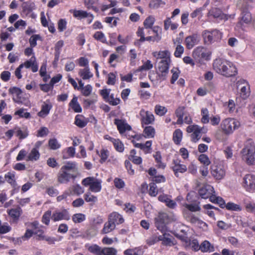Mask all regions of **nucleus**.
<instances>
[{
    "instance_id": "obj_31",
    "label": "nucleus",
    "mask_w": 255,
    "mask_h": 255,
    "mask_svg": "<svg viewBox=\"0 0 255 255\" xmlns=\"http://www.w3.org/2000/svg\"><path fill=\"white\" fill-rule=\"evenodd\" d=\"M79 74L83 80L89 79L93 76V74L90 72L88 67L80 69L79 72Z\"/></svg>"
},
{
    "instance_id": "obj_37",
    "label": "nucleus",
    "mask_w": 255,
    "mask_h": 255,
    "mask_svg": "<svg viewBox=\"0 0 255 255\" xmlns=\"http://www.w3.org/2000/svg\"><path fill=\"white\" fill-rule=\"evenodd\" d=\"M115 228V225L108 220V221L104 224V228L102 229V233L103 234L109 233L113 231Z\"/></svg>"
},
{
    "instance_id": "obj_25",
    "label": "nucleus",
    "mask_w": 255,
    "mask_h": 255,
    "mask_svg": "<svg viewBox=\"0 0 255 255\" xmlns=\"http://www.w3.org/2000/svg\"><path fill=\"white\" fill-rule=\"evenodd\" d=\"M22 213V210L20 207L11 209L8 211V214L12 218L13 222L17 221Z\"/></svg>"
},
{
    "instance_id": "obj_23",
    "label": "nucleus",
    "mask_w": 255,
    "mask_h": 255,
    "mask_svg": "<svg viewBox=\"0 0 255 255\" xmlns=\"http://www.w3.org/2000/svg\"><path fill=\"white\" fill-rule=\"evenodd\" d=\"M112 223L115 225L122 224L124 222V219L122 216L117 212H113L109 216V219Z\"/></svg>"
},
{
    "instance_id": "obj_42",
    "label": "nucleus",
    "mask_w": 255,
    "mask_h": 255,
    "mask_svg": "<svg viewBox=\"0 0 255 255\" xmlns=\"http://www.w3.org/2000/svg\"><path fill=\"white\" fill-rule=\"evenodd\" d=\"M155 160L156 162V166L159 168L164 169L166 165L165 163L161 161V156L159 152H156L155 154L153 155Z\"/></svg>"
},
{
    "instance_id": "obj_28",
    "label": "nucleus",
    "mask_w": 255,
    "mask_h": 255,
    "mask_svg": "<svg viewBox=\"0 0 255 255\" xmlns=\"http://www.w3.org/2000/svg\"><path fill=\"white\" fill-rule=\"evenodd\" d=\"M75 154V148L74 147L70 146L64 149L62 151V156L63 159H68L70 157H73Z\"/></svg>"
},
{
    "instance_id": "obj_15",
    "label": "nucleus",
    "mask_w": 255,
    "mask_h": 255,
    "mask_svg": "<svg viewBox=\"0 0 255 255\" xmlns=\"http://www.w3.org/2000/svg\"><path fill=\"white\" fill-rule=\"evenodd\" d=\"M200 41V37L197 34H193L187 36L184 40L186 48L192 49L195 45L198 44Z\"/></svg>"
},
{
    "instance_id": "obj_8",
    "label": "nucleus",
    "mask_w": 255,
    "mask_h": 255,
    "mask_svg": "<svg viewBox=\"0 0 255 255\" xmlns=\"http://www.w3.org/2000/svg\"><path fill=\"white\" fill-rule=\"evenodd\" d=\"M82 183L85 186H90V190L93 192H99L102 189L101 180L93 177H88L84 179Z\"/></svg>"
},
{
    "instance_id": "obj_14",
    "label": "nucleus",
    "mask_w": 255,
    "mask_h": 255,
    "mask_svg": "<svg viewBox=\"0 0 255 255\" xmlns=\"http://www.w3.org/2000/svg\"><path fill=\"white\" fill-rule=\"evenodd\" d=\"M70 218V214L66 209H63L62 211H55L51 216V219L54 222L62 220L68 221Z\"/></svg>"
},
{
    "instance_id": "obj_48",
    "label": "nucleus",
    "mask_w": 255,
    "mask_h": 255,
    "mask_svg": "<svg viewBox=\"0 0 255 255\" xmlns=\"http://www.w3.org/2000/svg\"><path fill=\"white\" fill-rule=\"evenodd\" d=\"M154 111L156 115L162 116L167 113V109L165 107L157 105L155 106Z\"/></svg>"
},
{
    "instance_id": "obj_12",
    "label": "nucleus",
    "mask_w": 255,
    "mask_h": 255,
    "mask_svg": "<svg viewBox=\"0 0 255 255\" xmlns=\"http://www.w3.org/2000/svg\"><path fill=\"white\" fill-rule=\"evenodd\" d=\"M243 186L249 192L255 190V175L252 174L246 175L243 178Z\"/></svg>"
},
{
    "instance_id": "obj_62",
    "label": "nucleus",
    "mask_w": 255,
    "mask_h": 255,
    "mask_svg": "<svg viewBox=\"0 0 255 255\" xmlns=\"http://www.w3.org/2000/svg\"><path fill=\"white\" fill-rule=\"evenodd\" d=\"M76 163L74 162H68L65 165L63 166L61 169L66 171L74 169L76 168Z\"/></svg>"
},
{
    "instance_id": "obj_26",
    "label": "nucleus",
    "mask_w": 255,
    "mask_h": 255,
    "mask_svg": "<svg viewBox=\"0 0 255 255\" xmlns=\"http://www.w3.org/2000/svg\"><path fill=\"white\" fill-rule=\"evenodd\" d=\"M173 43L174 44L177 43L174 55L176 57H180L184 52V49L183 46L180 44V38H176L175 40H173Z\"/></svg>"
},
{
    "instance_id": "obj_9",
    "label": "nucleus",
    "mask_w": 255,
    "mask_h": 255,
    "mask_svg": "<svg viewBox=\"0 0 255 255\" xmlns=\"http://www.w3.org/2000/svg\"><path fill=\"white\" fill-rule=\"evenodd\" d=\"M210 55L211 53L203 46L197 47L192 52V57L199 63L202 62L203 60H208Z\"/></svg>"
},
{
    "instance_id": "obj_59",
    "label": "nucleus",
    "mask_w": 255,
    "mask_h": 255,
    "mask_svg": "<svg viewBox=\"0 0 255 255\" xmlns=\"http://www.w3.org/2000/svg\"><path fill=\"white\" fill-rule=\"evenodd\" d=\"M158 193L157 186L154 183L149 184V194L150 196L155 197Z\"/></svg>"
},
{
    "instance_id": "obj_18",
    "label": "nucleus",
    "mask_w": 255,
    "mask_h": 255,
    "mask_svg": "<svg viewBox=\"0 0 255 255\" xmlns=\"http://www.w3.org/2000/svg\"><path fill=\"white\" fill-rule=\"evenodd\" d=\"M114 123L117 126L118 129L121 134H123L126 130H130L131 129V127L125 120L116 119Z\"/></svg>"
},
{
    "instance_id": "obj_46",
    "label": "nucleus",
    "mask_w": 255,
    "mask_h": 255,
    "mask_svg": "<svg viewBox=\"0 0 255 255\" xmlns=\"http://www.w3.org/2000/svg\"><path fill=\"white\" fill-rule=\"evenodd\" d=\"M117 251L114 248L105 247L102 249L101 255H117Z\"/></svg>"
},
{
    "instance_id": "obj_22",
    "label": "nucleus",
    "mask_w": 255,
    "mask_h": 255,
    "mask_svg": "<svg viewBox=\"0 0 255 255\" xmlns=\"http://www.w3.org/2000/svg\"><path fill=\"white\" fill-rule=\"evenodd\" d=\"M154 57L157 59H160V61H171L170 53L168 50L159 51V52H154L152 53Z\"/></svg>"
},
{
    "instance_id": "obj_38",
    "label": "nucleus",
    "mask_w": 255,
    "mask_h": 255,
    "mask_svg": "<svg viewBox=\"0 0 255 255\" xmlns=\"http://www.w3.org/2000/svg\"><path fill=\"white\" fill-rule=\"evenodd\" d=\"M4 179L11 185L14 186L16 184L15 174L13 172H8L4 175Z\"/></svg>"
},
{
    "instance_id": "obj_30",
    "label": "nucleus",
    "mask_w": 255,
    "mask_h": 255,
    "mask_svg": "<svg viewBox=\"0 0 255 255\" xmlns=\"http://www.w3.org/2000/svg\"><path fill=\"white\" fill-rule=\"evenodd\" d=\"M70 107L76 113H80L82 112V108L78 102V98L74 96L69 103Z\"/></svg>"
},
{
    "instance_id": "obj_53",
    "label": "nucleus",
    "mask_w": 255,
    "mask_h": 255,
    "mask_svg": "<svg viewBox=\"0 0 255 255\" xmlns=\"http://www.w3.org/2000/svg\"><path fill=\"white\" fill-rule=\"evenodd\" d=\"M245 207L247 212L255 214V203L251 201L246 202L245 203Z\"/></svg>"
},
{
    "instance_id": "obj_19",
    "label": "nucleus",
    "mask_w": 255,
    "mask_h": 255,
    "mask_svg": "<svg viewBox=\"0 0 255 255\" xmlns=\"http://www.w3.org/2000/svg\"><path fill=\"white\" fill-rule=\"evenodd\" d=\"M52 108V105L49 101H46L43 102L41 106V109L40 112L38 113V116L40 117L44 118L47 116L50 111Z\"/></svg>"
},
{
    "instance_id": "obj_64",
    "label": "nucleus",
    "mask_w": 255,
    "mask_h": 255,
    "mask_svg": "<svg viewBox=\"0 0 255 255\" xmlns=\"http://www.w3.org/2000/svg\"><path fill=\"white\" fill-rule=\"evenodd\" d=\"M159 236H157L156 235H153L149 237L148 239L146 240V243L149 245L151 246L157 243V242L159 241Z\"/></svg>"
},
{
    "instance_id": "obj_55",
    "label": "nucleus",
    "mask_w": 255,
    "mask_h": 255,
    "mask_svg": "<svg viewBox=\"0 0 255 255\" xmlns=\"http://www.w3.org/2000/svg\"><path fill=\"white\" fill-rule=\"evenodd\" d=\"M44 228H40L34 231L35 239L38 241H43L45 235L44 234Z\"/></svg>"
},
{
    "instance_id": "obj_16",
    "label": "nucleus",
    "mask_w": 255,
    "mask_h": 255,
    "mask_svg": "<svg viewBox=\"0 0 255 255\" xmlns=\"http://www.w3.org/2000/svg\"><path fill=\"white\" fill-rule=\"evenodd\" d=\"M215 193L213 186L210 185H206L204 187L200 189L199 194L203 199H207L212 196V195Z\"/></svg>"
},
{
    "instance_id": "obj_61",
    "label": "nucleus",
    "mask_w": 255,
    "mask_h": 255,
    "mask_svg": "<svg viewBox=\"0 0 255 255\" xmlns=\"http://www.w3.org/2000/svg\"><path fill=\"white\" fill-rule=\"evenodd\" d=\"M92 89L93 88L92 86L91 85L88 84L85 86L84 87H83V88H82L81 90L82 94L84 96L87 97L89 96L91 94Z\"/></svg>"
},
{
    "instance_id": "obj_11",
    "label": "nucleus",
    "mask_w": 255,
    "mask_h": 255,
    "mask_svg": "<svg viewBox=\"0 0 255 255\" xmlns=\"http://www.w3.org/2000/svg\"><path fill=\"white\" fill-rule=\"evenodd\" d=\"M140 120L141 124L143 126L144 125L152 124L154 122V116L153 114L149 111L141 109L139 112Z\"/></svg>"
},
{
    "instance_id": "obj_35",
    "label": "nucleus",
    "mask_w": 255,
    "mask_h": 255,
    "mask_svg": "<svg viewBox=\"0 0 255 255\" xmlns=\"http://www.w3.org/2000/svg\"><path fill=\"white\" fill-rule=\"evenodd\" d=\"M210 201L218 204L221 208H223L225 206V201L222 198L219 196H217L215 193L212 195V196L210 197Z\"/></svg>"
},
{
    "instance_id": "obj_10",
    "label": "nucleus",
    "mask_w": 255,
    "mask_h": 255,
    "mask_svg": "<svg viewBox=\"0 0 255 255\" xmlns=\"http://www.w3.org/2000/svg\"><path fill=\"white\" fill-rule=\"evenodd\" d=\"M187 132L189 133L193 132L191 134L192 141L196 142L201 137L202 132H206V130L204 128H200L197 125H191L187 128Z\"/></svg>"
},
{
    "instance_id": "obj_32",
    "label": "nucleus",
    "mask_w": 255,
    "mask_h": 255,
    "mask_svg": "<svg viewBox=\"0 0 255 255\" xmlns=\"http://www.w3.org/2000/svg\"><path fill=\"white\" fill-rule=\"evenodd\" d=\"M200 250L202 252H212L214 248L209 241H204L200 245Z\"/></svg>"
},
{
    "instance_id": "obj_1",
    "label": "nucleus",
    "mask_w": 255,
    "mask_h": 255,
    "mask_svg": "<svg viewBox=\"0 0 255 255\" xmlns=\"http://www.w3.org/2000/svg\"><path fill=\"white\" fill-rule=\"evenodd\" d=\"M213 68L217 73L227 77L235 76L237 73L234 64L224 59H216L213 63Z\"/></svg>"
},
{
    "instance_id": "obj_2",
    "label": "nucleus",
    "mask_w": 255,
    "mask_h": 255,
    "mask_svg": "<svg viewBox=\"0 0 255 255\" xmlns=\"http://www.w3.org/2000/svg\"><path fill=\"white\" fill-rule=\"evenodd\" d=\"M243 160L249 165H253L255 163V144L252 140L247 141L245 147L242 150Z\"/></svg>"
},
{
    "instance_id": "obj_57",
    "label": "nucleus",
    "mask_w": 255,
    "mask_h": 255,
    "mask_svg": "<svg viewBox=\"0 0 255 255\" xmlns=\"http://www.w3.org/2000/svg\"><path fill=\"white\" fill-rule=\"evenodd\" d=\"M51 211L48 210L43 214L42 217V222L46 225H48L50 222V218H51Z\"/></svg>"
},
{
    "instance_id": "obj_56",
    "label": "nucleus",
    "mask_w": 255,
    "mask_h": 255,
    "mask_svg": "<svg viewBox=\"0 0 255 255\" xmlns=\"http://www.w3.org/2000/svg\"><path fill=\"white\" fill-rule=\"evenodd\" d=\"M84 199L87 202L95 203L97 201V197L91 194L90 192H87L84 195Z\"/></svg>"
},
{
    "instance_id": "obj_54",
    "label": "nucleus",
    "mask_w": 255,
    "mask_h": 255,
    "mask_svg": "<svg viewBox=\"0 0 255 255\" xmlns=\"http://www.w3.org/2000/svg\"><path fill=\"white\" fill-rule=\"evenodd\" d=\"M198 160L201 163L204 164L205 166H207L211 163V161L209 157L205 154L200 155L198 157Z\"/></svg>"
},
{
    "instance_id": "obj_3",
    "label": "nucleus",
    "mask_w": 255,
    "mask_h": 255,
    "mask_svg": "<svg viewBox=\"0 0 255 255\" xmlns=\"http://www.w3.org/2000/svg\"><path fill=\"white\" fill-rule=\"evenodd\" d=\"M202 36L204 43L209 45L215 42L219 41L222 38V33L217 29L211 31L205 30L202 33Z\"/></svg>"
},
{
    "instance_id": "obj_39",
    "label": "nucleus",
    "mask_w": 255,
    "mask_h": 255,
    "mask_svg": "<svg viewBox=\"0 0 255 255\" xmlns=\"http://www.w3.org/2000/svg\"><path fill=\"white\" fill-rule=\"evenodd\" d=\"M39 156L40 154L38 150L36 148H34L29 153L27 160L36 161L39 159Z\"/></svg>"
},
{
    "instance_id": "obj_49",
    "label": "nucleus",
    "mask_w": 255,
    "mask_h": 255,
    "mask_svg": "<svg viewBox=\"0 0 255 255\" xmlns=\"http://www.w3.org/2000/svg\"><path fill=\"white\" fill-rule=\"evenodd\" d=\"M225 207L229 210L235 211H240L242 210V208L239 205L232 202H229L225 204Z\"/></svg>"
},
{
    "instance_id": "obj_24",
    "label": "nucleus",
    "mask_w": 255,
    "mask_h": 255,
    "mask_svg": "<svg viewBox=\"0 0 255 255\" xmlns=\"http://www.w3.org/2000/svg\"><path fill=\"white\" fill-rule=\"evenodd\" d=\"M162 235L159 236L160 241L162 242V244L165 246H171L174 245L172 237L169 238L170 235L166 234V232L162 233Z\"/></svg>"
},
{
    "instance_id": "obj_45",
    "label": "nucleus",
    "mask_w": 255,
    "mask_h": 255,
    "mask_svg": "<svg viewBox=\"0 0 255 255\" xmlns=\"http://www.w3.org/2000/svg\"><path fill=\"white\" fill-rule=\"evenodd\" d=\"M153 64L151 63V62L148 60L146 62H145L143 65L138 67V68L136 70V72H140L143 70L147 71L150 69H151L153 68Z\"/></svg>"
},
{
    "instance_id": "obj_36",
    "label": "nucleus",
    "mask_w": 255,
    "mask_h": 255,
    "mask_svg": "<svg viewBox=\"0 0 255 255\" xmlns=\"http://www.w3.org/2000/svg\"><path fill=\"white\" fill-rule=\"evenodd\" d=\"M69 191H71L72 194L71 195L76 194L78 196L83 194L84 192V189L80 185L77 184L70 187L68 189Z\"/></svg>"
},
{
    "instance_id": "obj_47",
    "label": "nucleus",
    "mask_w": 255,
    "mask_h": 255,
    "mask_svg": "<svg viewBox=\"0 0 255 255\" xmlns=\"http://www.w3.org/2000/svg\"><path fill=\"white\" fill-rule=\"evenodd\" d=\"M186 209L183 210V212L185 210L191 212H196L200 210L201 208L200 206L197 204H186L184 205Z\"/></svg>"
},
{
    "instance_id": "obj_27",
    "label": "nucleus",
    "mask_w": 255,
    "mask_h": 255,
    "mask_svg": "<svg viewBox=\"0 0 255 255\" xmlns=\"http://www.w3.org/2000/svg\"><path fill=\"white\" fill-rule=\"evenodd\" d=\"M184 216L186 218V219L190 222L191 223L195 225L196 226L199 224V222L200 219L195 217V216L191 214L190 212H189L187 210H185L184 211Z\"/></svg>"
},
{
    "instance_id": "obj_6",
    "label": "nucleus",
    "mask_w": 255,
    "mask_h": 255,
    "mask_svg": "<svg viewBox=\"0 0 255 255\" xmlns=\"http://www.w3.org/2000/svg\"><path fill=\"white\" fill-rule=\"evenodd\" d=\"M172 221V219L165 213H159L158 216L155 218V227L161 233L166 232V224Z\"/></svg>"
},
{
    "instance_id": "obj_5",
    "label": "nucleus",
    "mask_w": 255,
    "mask_h": 255,
    "mask_svg": "<svg viewBox=\"0 0 255 255\" xmlns=\"http://www.w3.org/2000/svg\"><path fill=\"white\" fill-rule=\"evenodd\" d=\"M226 167L221 161L214 162L210 167L211 174L216 180H221L226 175Z\"/></svg>"
},
{
    "instance_id": "obj_13",
    "label": "nucleus",
    "mask_w": 255,
    "mask_h": 255,
    "mask_svg": "<svg viewBox=\"0 0 255 255\" xmlns=\"http://www.w3.org/2000/svg\"><path fill=\"white\" fill-rule=\"evenodd\" d=\"M252 21L251 13L248 10H243L239 18V21L237 23V26L242 29H244V24H249Z\"/></svg>"
},
{
    "instance_id": "obj_20",
    "label": "nucleus",
    "mask_w": 255,
    "mask_h": 255,
    "mask_svg": "<svg viewBox=\"0 0 255 255\" xmlns=\"http://www.w3.org/2000/svg\"><path fill=\"white\" fill-rule=\"evenodd\" d=\"M8 92L10 94L13 95V100L14 102L17 103H22L21 99L22 91L20 88L13 87L12 88H9Z\"/></svg>"
},
{
    "instance_id": "obj_34",
    "label": "nucleus",
    "mask_w": 255,
    "mask_h": 255,
    "mask_svg": "<svg viewBox=\"0 0 255 255\" xmlns=\"http://www.w3.org/2000/svg\"><path fill=\"white\" fill-rule=\"evenodd\" d=\"M71 12H72L73 14V16L77 18L78 19H82L84 18H86L87 17H89V13L87 12L82 10H71L70 11Z\"/></svg>"
},
{
    "instance_id": "obj_33",
    "label": "nucleus",
    "mask_w": 255,
    "mask_h": 255,
    "mask_svg": "<svg viewBox=\"0 0 255 255\" xmlns=\"http://www.w3.org/2000/svg\"><path fill=\"white\" fill-rule=\"evenodd\" d=\"M173 170L175 175L178 177L179 173H184L187 170L186 165L179 164V163H175V165L173 166Z\"/></svg>"
},
{
    "instance_id": "obj_60",
    "label": "nucleus",
    "mask_w": 255,
    "mask_h": 255,
    "mask_svg": "<svg viewBox=\"0 0 255 255\" xmlns=\"http://www.w3.org/2000/svg\"><path fill=\"white\" fill-rule=\"evenodd\" d=\"M94 38L97 40L101 41L103 43H105L106 41V38L104 33L101 31H97L93 35Z\"/></svg>"
},
{
    "instance_id": "obj_43",
    "label": "nucleus",
    "mask_w": 255,
    "mask_h": 255,
    "mask_svg": "<svg viewBox=\"0 0 255 255\" xmlns=\"http://www.w3.org/2000/svg\"><path fill=\"white\" fill-rule=\"evenodd\" d=\"M102 249L97 245H92L89 246L88 250L95 255H101Z\"/></svg>"
},
{
    "instance_id": "obj_44",
    "label": "nucleus",
    "mask_w": 255,
    "mask_h": 255,
    "mask_svg": "<svg viewBox=\"0 0 255 255\" xmlns=\"http://www.w3.org/2000/svg\"><path fill=\"white\" fill-rule=\"evenodd\" d=\"M182 138V132L179 129H176L173 135V139L174 142L178 144H179Z\"/></svg>"
},
{
    "instance_id": "obj_51",
    "label": "nucleus",
    "mask_w": 255,
    "mask_h": 255,
    "mask_svg": "<svg viewBox=\"0 0 255 255\" xmlns=\"http://www.w3.org/2000/svg\"><path fill=\"white\" fill-rule=\"evenodd\" d=\"M85 215L81 213H77L73 215L72 220L75 223H80L85 220Z\"/></svg>"
},
{
    "instance_id": "obj_63",
    "label": "nucleus",
    "mask_w": 255,
    "mask_h": 255,
    "mask_svg": "<svg viewBox=\"0 0 255 255\" xmlns=\"http://www.w3.org/2000/svg\"><path fill=\"white\" fill-rule=\"evenodd\" d=\"M49 146L50 148L53 150L57 149L60 147V144L58 142L57 140L55 139H51L49 140Z\"/></svg>"
},
{
    "instance_id": "obj_58",
    "label": "nucleus",
    "mask_w": 255,
    "mask_h": 255,
    "mask_svg": "<svg viewBox=\"0 0 255 255\" xmlns=\"http://www.w3.org/2000/svg\"><path fill=\"white\" fill-rule=\"evenodd\" d=\"M155 21V18L152 16H148L144 21V25L147 29L151 28Z\"/></svg>"
},
{
    "instance_id": "obj_41",
    "label": "nucleus",
    "mask_w": 255,
    "mask_h": 255,
    "mask_svg": "<svg viewBox=\"0 0 255 255\" xmlns=\"http://www.w3.org/2000/svg\"><path fill=\"white\" fill-rule=\"evenodd\" d=\"M110 138L112 140V142L113 143L116 149L119 152H123L124 150L123 143L118 139H115L112 137H110Z\"/></svg>"
},
{
    "instance_id": "obj_21",
    "label": "nucleus",
    "mask_w": 255,
    "mask_h": 255,
    "mask_svg": "<svg viewBox=\"0 0 255 255\" xmlns=\"http://www.w3.org/2000/svg\"><path fill=\"white\" fill-rule=\"evenodd\" d=\"M20 65H22V68L23 67H25L26 68H29L31 67V70L33 72H36L38 70V64L36 61L35 57L34 56L32 57L29 60L21 64Z\"/></svg>"
},
{
    "instance_id": "obj_7",
    "label": "nucleus",
    "mask_w": 255,
    "mask_h": 255,
    "mask_svg": "<svg viewBox=\"0 0 255 255\" xmlns=\"http://www.w3.org/2000/svg\"><path fill=\"white\" fill-rule=\"evenodd\" d=\"M171 61H160L158 63L157 69V80L164 81L166 80L169 71V67Z\"/></svg>"
},
{
    "instance_id": "obj_4",
    "label": "nucleus",
    "mask_w": 255,
    "mask_h": 255,
    "mask_svg": "<svg viewBox=\"0 0 255 255\" xmlns=\"http://www.w3.org/2000/svg\"><path fill=\"white\" fill-rule=\"evenodd\" d=\"M240 126V123L235 119L228 118L224 120L221 124V128L223 131L226 134H230L238 128Z\"/></svg>"
},
{
    "instance_id": "obj_29",
    "label": "nucleus",
    "mask_w": 255,
    "mask_h": 255,
    "mask_svg": "<svg viewBox=\"0 0 255 255\" xmlns=\"http://www.w3.org/2000/svg\"><path fill=\"white\" fill-rule=\"evenodd\" d=\"M88 123V121L82 115H78L75 117V124L79 128L85 127Z\"/></svg>"
},
{
    "instance_id": "obj_40",
    "label": "nucleus",
    "mask_w": 255,
    "mask_h": 255,
    "mask_svg": "<svg viewBox=\"0 0 255 255\" xmlns=\"http://www.w3.org/2000/svg\"><path fill=\"white\" fill-rule=\"evenodd\" d=\"M155 129L151 126L146 127L143 130L144 136L147 138H152L155 135Z\"/></svg>"
},
{
    "instance_id": "obj_17",
    "label": "nucleus",
    "mask_w": 255,
    "mask_h": 255,
    "mask_svg": "<svg viewBox=\"0 0 255 255\" xmlns=\"http://www.w3.org/2000/svg\"><path fill=\"white\" fill-rule=\"evenodd\" d=\"M75 177L73 175L67 173L66 171L60 169L57 175V181L61 184L68 183L71 178Z\"/></svg>"
},
{
    "instance_id": "obj_52",
    "label": "nucleus",
    "mask_w": 255,
    "mask_h": 255,
    "mask_svg": "<svg viewBox=\"0 0 255 255\" xmlns=\"http://www.w3.org/2000/svg\"><path fill=\"white\" fill-rule=\"evenodd\" d=\"M250 88L248 84L244 85L241 88V96L243 99H246L250 95Z\"/></svg>"
},
{
    "instance_id": "obj_50",
    "label": "nucleus",
    "mask_w": 255,
    "mask_h": 255,
    "mask_svg": "<svg viewBox=\"0 0 255 255\" xmlns=\"http://www.w3.org/2000/svg\"><path fill=\"white\" fill-rule=\"evenodd\" d=\"M201 115L202 116L201 122L203 124L208 123L209 122V112L207 108H203L201 110Z\"/></svg>"
}]
</instances>
